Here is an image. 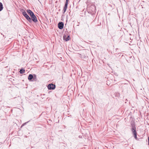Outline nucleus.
Returning a JSON list of instances; mask_svg holds the SVG:
<instances>
[{
  "label": "nucleus",
  "instance_id": "nucleus-1",
  "mask_svg": "<svg viewBox=\"0 0 149 149\" xmlns=\"http://www.w3.org/2000/svg\"><path fill=\"white\" fill-rule=\"evenodd\" d=\"M22 13L23 16L25 17L30 22H32L31 18L27 14L26 12L25 11H24Z\"/></svg>",
  "mask_w": 149,
  "mask_h": 149
},
{
  "label": "nucleus",
  "instance_id": "nucleus-2",
  "mask_svg": "<svg viewBox=\"0 0 149 149\" xmlns=\"http://www.w3.org/2000/svg\"><path fill=\"white\" fill-rule=\"evenodd\" d=\"M131 131L134 135V137L137 139V133L136 130V127L135 126H133L131 129Z\"/></svg>",
  "mask_w": 149,
  "mask_h": 149
},
{
  "label": "nucleus",
  "instance_id": "nucleus-3",
  "mask_svg": "<svg viewBox=\"0 0 149 149\" xmlns=\"http://www.w3.org/2000/svg\"><path fill=\"white\" fill-rule=\"evenodd\" d=\"M49 90H54L56 88V86L52 84H49L47 86Z\"/></svg>",
  "mask_w": 149,
  "mask_h": 149
},
{
  "label": "nucleus",
  "instance_id": "nucleus-4",
  "mask_svg": "<svg viewBox=\"0 0 149 149\" xmlns=\"http://www.w3.org/2000/svg\"><path fill=\"white\" fill-rule=\"evenodd\" d=\"M64 24L62 22H59L58 24V27L59 29H63Z\"/></svg>",
  "mask_w": 149,
  "mask_h": 149
},
{
  "label": "nucleus",
  "instance_id": "nucleus-5",
  "mask_svg": "<svg viewBox=\"0 0 149 149\" xmlns=\"http://www.w3.org/2000/svg\"><path fill=\"white\" fill-rule=\"evenodd\" d=\"M31 20H32L35 22H36L37 21V19L36 17L34 15L33 16L31 17Z\"/></svg>",
  "mask_w": 149,
  "mask_h": 149
},
{
  "label": "nucleus",
  "instance_id": "nucleus-6",
  "mask_svg": "<svg viewBox=\"0 0 149 149\" xmlns=\"http://www.w3.org/2000/svg\"><path fill=\"white\" fill-rule=\"evenodd\" d=\"M70 38V37L69 36H68L66 37V36L65 35H64L63 36V39L64 40H65L66 41H68L69 40Z\"/></svg>",
  "mask_w": 149,
  "mask_h": 149
},
{
  "label": "nucleus",
  "instance_id": "nucleus-7",
  "mask_svg": "<svg viewBox=\"0 0 149 149\" xmlns=\"http://www.w3.org/2000/svg\"><path fill=\"white\" fill-rule=\"evenodd\" d=\"M27 12L31 17L34 15V13L30 10H28Z\"/></svg>",
  "mask_w": 149,
  "mask_h": 149
},
{
  "label": "nucleus",
  "instance_id": "nucleus-8",
  "mask_svg": "<svg viewBox=\"0 0 149 149\" xmlns=\"http://www.w3.org/2000/svg\"><path fill=\"white\" fill-rule=\"evenodd\" d=\"M33 78V76L32 74H30L28 77V79L29 80H31Z\"/></svg>",
  "mask_w": 149,
  "mask_h": 149
},
{
  "label": "nucleus",
  "instance_id": "nucleus-9",
  "mask_svg": "<svg viewBox=\"0 0 149 149\" xmlns=\"http://www.w3.org/2000/svg\"><path fill=\"white\" fill-rule=\"evenodd\" d=\"M3 6L2 3L0 2V11H1L3 9Z\"/></svg>",
  "mask_w": 149,
  "mask_h": 149
},
{
  "label": "nucleus",
  "instance_id": "nucleus-10",
  "mask_svg": "<svg viewBox=\"0 0 149 149\" xmlns=\"http://www.w3.org/2000/svg\"><path fill=\"white\" fill-rule=\"evenodd\" d=\"M19 72L21 74H22L25 72V70L24 69H21L19 71Z\"/></svg>",
  "mask_w": 149,
  "mask_h": 149
},
{
  "label": "nucleus",
  "instance_id": "nucleus-11",
  "mask_svg": "<svg viewBox=\"0 0 149 149\" xmlns=\"http://www.w3.org/2000/svg\"><path fill=\"white\" fill-rule=\"evenodd\" d=\"M67 6H64L63 9V11L64 12V13L66 10L67 9Z\"/></svg>",
  "mask_w": 149,
  "mask_h": 149
},
{
  "label": "nucleus",
  "instance_id": "nucleus-12",
  "mask_svg": "<svg viewBox=\"0 0 149 149\" xmlns=\"http://www.w3.org/2000/svg\"><path fill=\"white\" fill-rule=\"evenodd\" d=\"M68 5V2L65 1V6L67 7Z\"/></svg>",
  "mask_w": 149,
  "mask_h": 149
},
{
  "label": "nucleus",
  "instance_id": "nucleus-13",
  "mask_svg": "<svg viewBox=\"0 0 149 149\" xmlns=\"http://www.w3.org/2000/svg\"><path fill=\"white\" fill-rule=\"evenodd\" d=\"M29 121L27 122L26 123H23L22 125V127L24 126L25 125H26V123H28Z\"/></svg>",
  "mask_w": 149,
  "mask_h": 149
},
{
  "label": "nucleus",
  "instance_id": "nucleus-14",
  "mask_svg": "<svg viewBox=\"0 0 149 149\" xmlns=\"http://www.w3.org/2000/svg\"><path fill=\"white\" fill-rule=\"evenodd\" d=\"M148 144L149 145V136L148 137Z\"/></svg>",
  "mask_w": 149,
  "mask_h": 149
},
{
  "label": "nucleus",
  "instance_id": "nucleus-15",
  "mask_svg": "<svg viewBox=\"0 0 149 149\" xmlns=\"http://www.w3.org/2000/svg\"><path fill=\"white\" fill-rule=\"evenodd\" d=\"M68 0H66L65 1L68 2Z\"/></svg>",
  "mask_w": 149,
  "mask_h": 149
}]
</instances>
